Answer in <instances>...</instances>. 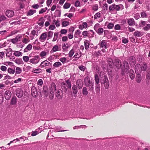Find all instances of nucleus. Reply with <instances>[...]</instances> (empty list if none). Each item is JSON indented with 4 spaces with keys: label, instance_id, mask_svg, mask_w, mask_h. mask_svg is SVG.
Listing matches in <instances>:
<instances>
[{
    "label": "nucleus",
    "instance_id": "f257e3e1",
    "mask_svg": "<svg viewBox=\"0 0 150 150\" xmlns=\"http://www.w3.org/2000/svg\"><path fill=\"white\" fill-rule=\"evenodd\" d=\"M114 65L117 69H121L123 74L124 72L127 74L129 72V67L126 61H124L122 64L120 60L118 59H115L114 62Z\"/></svg>",
    "mask_w": 150,
    "mask_h": 150
},
{
    "label": "nucleus",
    "instance_id": "f03ea898",
    "mask_svg": "<svg viewBox=\"0 0 150 150\" xmlns=\"http://www.w3.org/2000/svg\"><path fill=\"white\" fill-rule=\"evenodd\" d=\"M99 76L101 83L104 84L105 88L108 89L109 86V83L107 76L104 72L101 71L100 73Z\"/></svg>",
    "mask_w": 150,
    "mask_h": 150
},
{
    "label": "nucleus",
    "instance_id": "7ed1b4c3",
    "mask_svg": "<svg viewBox=\"0 0 150 150\" xmlns=\"http://www.w3.org/2000/svg\"><path fill=\"white\" fill-rule=\"evenodd\" d=\"M84 81L85 85L86 86L88 87L89 91L92 92L94 89V83L91 81L90 79L88 76H87L84 78Z\"/></svg>",
    "mask_w": 150,
    "mask_h": 150
},
{
    "label": "nucleus",
    "instance_id": "20e7f679",
    "mask_svg": "<svg viewBox=\"0 0 150 150\" xmlns=\"http://www.w3.org/2000/svg\"><path fill=\"white\" fill-rule=\"evenodd\" d=\"M124 9V6L122 4L116 5L114 4L110 5L109 7V10L110 12H112L114 11H119L122 10Z\"/></svg>",
    "mask_w": 150,
    "mask_h": 150
},
{
    "label": "nucleus",
    "instance_id": "39448f33",
    "mask_svg": "<svg viewBox=\"0 0 150 150\" xmlns=\"http://www.w3.org/2000/svg\"><path fill=\"white\" fill-rule=\"evenodd\" d=\"M65 82H62L61 84L62 90L65 92L67 91L68 88H71V82L68 79Z\"/></svg>",
    "mask_w": 150,
    "mask_h": 150
},
{
    "label": "nucleus",
    "instance_id": "423d86ee",
    "mask_svg": "<svg viewBox=\"0 0 150 150\" xmlns=\"http://www.w3.org/2000/svg\"><path fill=\"white\" fill-rule=\"evenodd\" d=\"M51 86L53 87L54 88L55 95L59 99H61L63 97L62 91L61 89L57 90L56 86L54 83H52L51 84Z\"/></svg>",
    "mask_w": 150,
    "mask_h": 150
},
{
    "label": "nucleus",
    "instance_id": "0eeeda50",
    "mask_svg": "<svg viewBox=\"0 0 150 150\" xmlns=\"http://www.w3.org/2000/svg\"><path fill=\"white\" fill-rule=\"evenodd\" d=\"M40 58L38 55H35L30 59L29 62L33 64H37L39 62Z\"/></svg>",
    "mask_w": 150,
    "mask_h": 150
},
{
    "label": "nucleus",
    "instance_id": "6e6552de",
    "mask_svg": "<svg viewBox=\"0 0 150 150\" xmlns=\"http://www.w3.org/2000/svg\"><path fill=\"white\" fill-rule=\"evenodd\" d=\"M91 32L92 33L91 36L92 37H93L94 35V33L93 30H90L88 31H84L82 32V35L84 38H86L89 36L90 32Z\"/></svg>",
    "mask_w": 150,
    "mask_h": 150
},
{
    "label": "nucleus",
    "instance_id": "1a4fd4ad",
    "mask_svg": "<svg viewBox=\"0 0 150 150\" xmlns=\"http://www.w3.org/2000/svg\"><path fill=\"white\" fill-rule=\"evenodd\" d=\"M47 37V32H44L42 33L39 38L40 41L42 42H43L45 41Z\"/></svg>",
    "mask_w": 150,
    "mask_h": 150
},
{
    "label": "nucleus",
    "instance_id": "9d476101",
    "mask_svg": "<svg viewBox=\"0 0 150 150\" xmlns=\"http://www.w3.org/2000/svg\"><path fill=\"white\" fill-rule=\"evenodd\" d=\"M76 84L79 89H81L83 85L82 80L81 79H78L76 81Z\"/></svg>",
    "mask_w": 150,
    "mask_h": 150
},
{
    "label": "nucleus",
    "instance_id": "9b49d317",
    "mask_svg": "<svg viewBox=\"0 0 150 150\" xmlns=\"http://www.w3.org/2000/svg\"><path fill=\"white\" fill-rule=\"evenodd\" d=\"M16 94L18 98H21L23 95V91L21 88H18L16 91Z\"/></svg>",
    "mask_w": 150,
    "mask_h": 150
},
{
    "label": "nucleus",
    "instance_id": "f8f14e48",
    "mask_svg": "<svg viewBox=\"0 0 150 150\" xmlns=\"http://www.w3.org/2000/svg\"><path fill=\"white\" fill-rule=\"evenodd\" d=\"M50 91V90H49V91L48 88L47 86H43L42 93H43L44 95L46 97L48 96L49 91Z\"/></svg>",
    "mask_w": 150,
    "mask_h": 150
},
{
    "label": "nucleus",
    "instance_id": "ddd939ff",
    "mask_svg": "<svg viewBox=\"0 0 150 150\" xmlns=\"http://www.w3.org/2000/svg\"><path fill=\"white\" fill-rule=\"evenodd\" d=\"M61 49L60 47H59L57 45H54L52 47V49L50 51V53H53L57 51H60Z\"/></svg>",
    "mask_w": 150,
    "mask_h": 150
},
{
    "label": "nucleus",
    "instance_id": "4468645a",
    "mask_svg": "<svg viewBox=\"0 0 150 150\" xmlns=\"http://www.w3.org/2000/svg\"><path fill=\"white\" fill-rule=\"evenodd\" d=\"M11 96V92L9 90L6 91L4 94V96L5 99L7 100H9Z\"/></svg>",
    "mask_w": 150,
    "mask_h": 150
},
{
    "label": "nucleus",
    "instance_id": "2eb2a0df",
    "mask_svg": "<svg viewBox=\"0 0 150 150\" xmlns=\"http://www.w3.org/2000/svg\"><path fill=\"white\" fill-rule=\"evenodd\" d=\"M31 92L32 96L34 97L37 96L38 92L35 86H33L31 88Z\"/></svg>",
    "mask_w": 150,
    "mask_h": 150
},
{
    "label": "nucleus",
    "instance_id": "dca6fc26",
    "mask_svg": "<svg viewBox=\"0 0 150 150\" xmlns=\"http://www.w3.org/2000/svg\"><path fill=\"white\" fill-rule=\"evenodd\" d=\"M21 37V35H17L15 38L11 39V42L13 44H16L17 42L20 41V38Z\"/></svg>",
    "mask_w": 150,
    "mask_h": 150
},
{
    "label": "nucleus",
    "instance_id": "f3484780",
    "mask_svg": "<svg viewBox=\"0 0 150 150\" xmlns=\"http://www.w3.org/2000/svg\"><path fill=\"white\" fill-rule=\"evenodd\" d=\"M135 70L136 73L140 74L141 72V66L139 64H137L135 67Z\"/></svg>",
    "mask_w": 150,
    "mask_h": 150
},
{
    "label": "nucleus",
    "instance_id": "a211bd4d",
    "mask_svg": "<svg viewBox=\"0 0 150 150\" xmlns=\"http://www.w3.org/2000/svg\"><path fill=\"white\" fill-rule=\"evenodd\" d=\"M107 62L108 63L107 68H113L114 62H113L112 60L111 59L109 58L107 60Z\"/></svg>",
    "mask_w": 150,
    "mask_h": 150
},
{
    "label": "nucleus",
    "instance_id": "6ab92c4d",
    "mask_svg": "<svg viewBox=\"0 0 150 150\" xmlns=\"http://www.w3.org/2000/svg\"><path fill=\"white\" fill-rule=\"evenodd\" d=\"M6 15L8 17L11 18L14 15V12L12 11L8 10L6 11Z\"/></svg>",
    "mask_w": 150,
    "mask_h": 150
},
{
    "label": "nucleus",
    "instance_id": "aec40b11",
    "mask_svg": "<svg viewBox=\"0 0 150 150\" xmlns=\"http://www.w3.org/2000/svg\"><path fill=\"white\" fill-rule=\"evenodd\" d=\"M78 87L76 85H73L72 87V93L74 94V96H75V95L78 92Z\"/></svg>",
    "mask_w": 150,
    "mask_h": 150
},
{
    "label": "nucleus",
    "instance_id": "412c9836",
    "mask_svg": "<svg viewBox=\"0 0 150 150\" xmlns=\"http://www.w3.org/2000/svg\"><path fill=\"white\" fill-rule=\"evenodd\" d=\"M127 23L129 25L132 26H134L135 24V21L133 18H130L128 19Z\"/></svg>",
    "mask_w": 150,
    "mask_h": 150
},
{
    "label": "nucleus",
    "instance_id": "4be33fe9",
    "mask_svg": "<svg viewBox=\"0 0 150 150\" xmlns=\"http://www.w3.org/2000/svg\"><path fill=\"white\" fill-rule=\"evenodd\" d=\"M129 62L131 66H133L135 64V59L134 57L132 56L129 59Z\"/></svg>",
    "mask_w": 150,
    "mask_h": 150
},
{
    "label": "nucleus",
    "instance_id": "5701e85b",
    "mask_svg": "<svg viewBox=\"0 0 150 150\" xmlns=\"http://www.w3.org/2000/svg\"><path fill=\"white\" fill-rule=\"evenodd\" d=\"M50 62L47 60H45L41 62L40 66L42 68L48 66L50 64Z\"/></svg>",
    "mask_w": 150,
    "mask_h": 150
},
{
    "label": "nucleus",
    "instance_id": "b1692460",
    "mask_svg": "<svg viewBox=\"0 0 150 150\" xmlns=\"http://www.w3.org/2000/svg\"><path fill=\"white\" fill-rule=\"evenodd\" d=\"M15 70V76H16L17 74H21L22 71V69L18 67H16Z\"/></svg>",
    "mask_w": 150,
    "mask_h": 150
},
{
    "label": "nucleus",
    "instance_id": "393cba45",
    "mask_svg": "<svg viewBox=\"0 0 150 150\" xmlns=\"http://www.w3.org/2000/svg\"><path fill=\"white\" fill-rule=\"evenodd\" d=\"M38 32L35 30H32L30 34V37L32 38V39H33L35 37V35H38Z\"/></svg>",
    "mask_w": 150,
    "mask_h": 150
},
{
    "label": "nucleus",
    "instance_id": "a878e982",
    "mask_svg": "<svg viewBox=\"0 0 150 150\" xmlns=\"http://www.w3.org/2000/svg\"><path fill=\"white\" fill-rule=\"evenodd\" d=\"M129 77L131 79H133L135 77V74L134 71L132 69H130L129 73Z\"/></svg>",
    "mask_w": 150,
    "mask_h": 150
},
{
    "label": "nucleus",
    "instance_id": "bb28decb",
    "mask_svg": "<svg viewBox=\"0 0 150 150\" xmlns=\"http://www.w3.org/2000/svg\"><path fill=\"white\" fill-rule=\"evenodd\" d=\"M85 48L86 50H88L89 48L90 45L89 41L87 40H86L84 42Z\"/></svg>",
    "mask_w": 150,
    "mask_h": 150
},
{
    "label": "nucleus",
    "instance_id": "cd10ccee",
    "mask_svg": "<svg viewBox=\"0 0 150 150\" xmlns=\"http://www.w3.org/2000/svg\"><path fill=\"white\" fill-rule=\"evenodd\" d=\"M32 46L30 44H28L26 47L24 49V52H28V51H30L32 49Z\"/></svg>",
    "mask_w": 150,
    "mask_h": 150
},
{
    "label": "nucleus",
    "instance_id": "c85d7f7f",
    "mask_svg": "<svg viewBox=\"0 0 150 150\" xmlns=\"http://www.w3.org/2000/svg\"><path fill=\"white\" fill-rule=\"evenodd\" d=\"M45 19L43 17L41 18L38 21V24L41 27H43L44 25V23L45 22Z\"/></svg>",
    "mask_w": 150,
    "mask_h": 150
},
{
    "label": "nucleus",
    "instance_id": "c756f323",
    "mask_svg": "<svg viewBox=\"0 0 150 150\" xmlns=\"http://www.w3.org/2000/svg\"><path fill=\"white\" fill-rule=\"evenodd\" d=\"M100 47L103 48L104 47V48L105 49H106L107 47H106V41L105 40H103L100 42Z\"/></svg>",
    "mask_w": 150,
    "mask_h": 150
},
{
    "label": "nucleus",
    "instance_id": "7c9ffc66",
    "mask_svg": "<svg viewBox=\"0 0 150 150\" xmlns=\"http://www.w3.org/2000/svg\"><path fill=\"white\" fill-rule=\"evenodd\" d=\"M17 103V98L15 97H13L10 102V104L11 105H14L16 104Z\"/></svg>",
    "mask_w": 150,
    "mask_h": 150
},
{
    "label": "nucleus",
    "instance_id": "2f4dec72",
    "mask_svg": "<svg viewBox=\"0 0 150 150\" xmlns=\"http://www.w3.org/2000/svg\"><path fill=\"white\" fill-rule=\"evenodd\" d=\"M94 79L95 80L96 84L99 83L100 81V78H99V76L98 74H95Z\"/></svg>",
    "mask_w": 150,
    "mask_h": 150
},
{
    "label": "nucleus",
    "instance_id": "473e14b6",
    "mask_svg": "<svg viewBox=\"0 0 150 150\" xmlns=\"http://www.w3.org/2000/svg\"><path fill=\"white\" fill-rule=\"evenodd\" d=\"M50 94L49 95V97L50 99L52 100L54 98V92L52 88H50Z\"/></svg>",
    "mask_w": 150,
    "mask_h": 150
},
{
    "label": "nucleus",
    "instance_id": "72a5a7b5",
    "mask_svg": "<svg viewBox=\"0 0 150 150\" xmlns=\"http://www.w3.org/2000/svg\"><path fill=\"white\" fill-rule=\"evenodd\" d=\"M141 67V70L145 71L146 70L147 68V64L145 62H143V64Z\"/></svg>",
    "mask_w": 150,
    "mask_h": 150
},
{
    "label": "nucleus",
    "instance_id": "f704fd0d",
    "mask_svg": "<svg viewBox=\"0 0 150 150\" xmlns=\"http://www.w3.org/2000/svg\"><path fill=\"white\" fill-rule=\"evenodd\" d=\"M137 75L136 76V81L138 83H139L141 82L142 80V77L140 74H137Z\"/></svg>",
    "mask_w": 150,
    "mask_h": 150
},
{
    "label": "nucleus",
    "instance_id": "c9c22d12",
    "mask_svg": "<svg viewBox=\"0 0 150 150\" xmlns=\"http://www.w3.org/2000/svg\"><path fill=\"white\" fill-rule=\"evenodd\" d=\"M96 32L99 35H102L104 32V30L102 28H99L96 31Z\"/></svg>",
    "mask_w": 150,
    "mask_h": 150
},
{
    "label": "nucleus",
    "instance_id": "e433bc0d",
    "mask_svg": "<svg viewBox=\"0 0 150 150\" xmlns=\"http://www.w3.org/2000/svg\"><path fill=\"white\" fill-rule=\"evenodd\" d=\"M100 86L99 83L96 84H95V90L96 93H99L100 91Z\"/></svg>",
    "mask_w": 150,
    "mask_h": 150
},
{
    "label": "nucleus",
    "instance_id": "4c0bfd02",
    "mask_svg": "<svg viewBox=\"0 0 150 150\" xmlns=\"http://www.w3.org/2000/svg\"><path fill=\"white\" fill-rule=\"evenodd\" d=\"M141 16L142 18H147L148 16L146 13V11H142L140 13Z\"/></svg>",
    "mask_w": 150,
    "mask_h": 150
},
{
    "label": "nucleus",
    "instance_id": "58836bf2",
    "mask_svg": "<svg viewBox=\"0 0 150 150\" xmlns=\"http://www.w3.org/2000/svg\"><path fill=\"white\" fill-rule=\"evenodd\" d=\"M88 93L87 89L86 87H84L82 89V93L83 95L87 96Z\"/></svg>",
    "mask_w": 150,
    "mask_h": 150
},
{
    "label": "nucleus",
    "instance_id": "ea45409f",
    "mask_svg": "<svg viewBox=\"0 0 150 150\" xmlns=\"http://www.w3.org/2000/svg\"><path fill=\"white\" fill-rule=\"evenodd\" d=\"M81 34V31L79 30H76L75 33L74 35V37L76 38L77 37V35H79V37H81V36H80V35Z\"/></svg>",
    "mask_w": 150,
    "mask_h": 150
},
{
    "label": "nucleus",
    "instance_id": "a19ab883",
    "mask_svg": "<svg viewBox=\"0 0 150 150\" xmlns=\"http://www.w3.org/2000/svg\"><path fill=\"white\" fill-rule=\"evenodd\" d=\"M62 65V64L60 62H56L54 63L53 64V67L54 68H57L59 67Z\"/></svg>",
    "mask_w": 150,
    "mask_h": 150
},
{
    "label": "nucleus",
    "instance_id": "79ce46f5",
    "mask_svg": "<svg viewBox=\"0 0 150 150\" xmlns=\"http://www.w3.org/2000/svg\"><path fill=\"white\" fill-rule=\"evenodd\" d=\"M8 72L10 74H13L15 72V70L11 68H8L7 69Z\"/></svg>",
    "mask_w": 150,
    "mask_h": 150
},
{
    "label": "nucleus",
    "instance_id": "37998d69",
    "mask_svg": "<svg viewBox=\"0 0 150 150\" xmlns=\"http://www.w3.org/2000/svg\"><path fill=\"white\" fill-rule=\"evenodd\" d=\"M53 33L51 31H49L48 32L47 34V40L50 39L53 36Z\"/></svg>",
    "mask_w": 150,
    "mask_h": 150
},
{
    "label": "nucleus",
    "instance_id": "c03bdc74",
    "mask_svg": "<svg viewBox=\"0 0 150 150\" xmlns=\"http://www.w3.org/2000/svg\"><path fill=\"white\" fill-rule=\"evenodd\" d=\"M36 12V11L35 10H30L28 12L27 15V16H31L34 13H35Z\"/></svg>",
    "mask_w": 150,
    "mask_h": 150
},
{
    "label": "nucleus",
    "instance_id": "a18cd8bd",
    "mask_svg": "<svg viewBox=\"0 0 150 150\" xmlns=\"http://www.w3.org/2000/svg\"><path fill=\"white\" fill-rule=\"evenodd\" d=\"M71 6V4L67 2L65 3L63 6V7L64 9H67L69 8Z\"/></svg>",
    "mask_w": 150,
    "mask_h": 150
},
{
    "label": "nucleus",
    "instance_id": "49530a36",
    "mask_svg": "<svg viewBox=\"0 0 150 150\" xmlns=\"http://www.w3.org/2000/svg\"><path fill=\"white\" fill-rule=\"evenodd\" d=\"M134 35L135 36L139 37L141 36L142 35L140 32L138 31H136L134 33Z\"/></svg>",
    "mask_w": 150,
    "mask_h": 150
},
{
    "label": "nucleus",
    "instance_id": "de8ad7c7",
    "mask_svg": "<svg viewBox=\"0 0 150 150\" xmlns=\"http://www.w3.org/2000/svg\"><path fill=\"white\" fill-rule=\"evenodd\" d=\"M78 68L81 71L83 72H84L85 70L86 69V67L83 65L79 66Z\"/></svg>",
    "mask_w": 150,
    "mask_h": 150
},
{
    "label": "nucleus",
    "instance_id": "09e8293b",
    "mask_svg": "<svg viewBox=\"0 0 150 150\" xmlns=\"http://www.w3.org/2000/svg\"><path fill=\"white\" fill-rule=\"evenodd\" d=\"M13 54L16 56L19 57L21 55H22V53L18 51H15Z\"/></svg>",
    "mask_w": 150,
    "mask_h": 150
},
{
    "label": "nucleus",
    "instance_id": "8fccbe9b",
    "mask_svg": "<svg viewBox=\"0 0 150 150\" xmlns=\"http://www.w3.org/2000/svg\"><path fill=\"white\" fill-rule=\"evenodd\" d=\"M58 33H54V37L52 40L53 42H55L57 40L58 38Z\"/></svg>",
    "mask_w": 150,
    "mask_h": 150
},
{
    "label": "nucleus",
    "instance_id": "3c124183",
    "mask_svg": "<svg viewBox=\"0 0 150 150\" xmlns=\"http://www.w3.org/2000/svg\"><path fill=\"white\" fill-rule=\"evenodd\" d=\"M74 53V50L73 49H72L69 52L68 55L69 57H71L72 56Z\"/></svg>",
    "mask_w": 150,
    "mask_h": 150
},
{
    "label": "nucleus",
    "instance_id": "603ef678",
    "mask_svg": "<svg viewBox=\"0 0 150 150\" xmlns=\"http://www.w3.org/2000/svg\"><path fill=\"white\" fill-rule=\"evenodd\" d=\"M41 69H33L32 72L35 73H39L41 71Z\"/></svg>",
    "mask_w": 150,
    "mask_h": 150
},
{
    "label": "nucleus",
    "instance_id": "864d4df0",
    "mask_svg": "<svg viewBox=\"0 0 150 150\" xmlns=\"http://www.w3.org/2000/svg\"><path fill=\"white\" fill-rule=\"evenodd\" d=\"M114 26V24L112 23H109L107 25V28L108 29H111Z\"/></svg>",
    "mask_w": 150,
    "mask_h": 150
},
{
    "label": "nucleus",
    "instance_id": "5fc2aeb1",
    "mask_svg": "<svg viewBox=\"0 0 150 150\" xmlns=\"http://www.w3.org/2000/svg\"><path fill=\"white\" fill-rule=\"evenodd\" d=\"M47 53L46 52L44 51H42L40 52V55L41 57L44 58L47 55Z\"/></svg>",
    "mask_w": 150,
    "mask_h": 150
},
{
    "label": "nucleus",
    "instance_id": "6e6d98bb",
    "mask_svg": "<svg viewBox=\"0 0 150 150\" xmlns=\"http://www.w3.org/2000/svg\"><path fill=\"white\" fill-rule=\"evenodd\" d=\"M150 28V24H147L146 26L143 28V30L145 31H148Z\"/></svg>",
    "mask_w": 150,
    "mask_h": 150
},
{
    "label": "nucleus",
    "instance_id": "4d7b16f0",
    "mask_svg": "<svg viewBox=\"0 0 150 150\" xmlns=\"http://www.w3.org/2000/svg\"><path fill=\"white\" fill-rule=\"evenodd\" d=\"M62 27H66L69 25V22L67 21H64L62 22Z\"/></svg>",
    "mask_w": 150,
    "mask_h": 150
},
{
    "label": "nucleus",
    "instance_id": "13d9d810",
    "mask_svg": "<svg viewBox=\"0 0 150 150\" xmlns=\"http://www.w3.org/2000/svg\"><path fill=\"white\" fill-rule=\"evenodd\" d=\"M23 59L24 61L25 62H27L29 60V58L28 56H24L23 57Z\"/></svg>",
    "mask_w": 150,
    "mask_h": 150
},
{
    "label": "nucleus",
    "instance_id": "bf43d9fd",
    "mask_svg": "<svg viewBox=\"0 0 150 150\" xmlns=\"http://www.w3.org/2000/svg\"><path fill=\"white\" fill-rule=\"evenodd\" d=\"M68 47V46H66V45L65 44L62 45V48L63 50V51L64 52L67 51Z\"/></svg>",
    "mask_w": 150,
    "mask_h": 150
},
{
    "label": "nucleus",
    "instance_id": "052dcab7",
    "mask_svg": "<svg viewBox=\"0 0 150 150\" xmlns=\"http://www.w3.org/2000/svg\"><path fill=\"white\" fill-rule=\"evenodd\" d=\"M108 5L106 3H105L103 5L102 9L103 10L107 11L108 10Z\"/></svg>",
    "mask_w": 150,
    "mask_h": 150
},
{
    "label": "nucleus",
    "instance_id": "680f3d73",
    "mask_svg": "<svg viewBox=\"0 0 150 150\" xmlns=\"http://www.w3.org/2000/svg\"><path fill=\"white\" fill-rule=\"evenodd\" d=\"M59 61L62 62L63 64L65 63L66 62V61L67 60L66 58L65 57H63L60 58L59 59Z\"/></svg>",
    "mask_w": 150,
    "mask_h": 150
},
{
    "label": "nucleus",
    "instance_id": "e2e57ef3",
    "mask_svg": "<svg viewBox=\"0 0 150 150\" xmlns=\"http://www.w3.org/2000/svg\"><path fill=\"white\" fill-rule=\"evenodd\" d=\"M146 22L144 21H141L140 23L139 24L140 27H142L143 26H144L146 25Z\"/></svg>",
    "mask_w": 150,
    "mask_h": 150
},
{
    "label": "nucleus",
    "instance_id": "0e129e2a",
    "mask_svg": "<svg viewBox=\"0 0 150 150\" xmlns=\"http://www.w3.org/2000/svg\"><path fill=\"white\" fill-rule=\"evenodd\" d=\"M129 40L128 39L125 38L123 37L122 38V42L125 44H126L128 42Z\"/></svg>",
    "mask_w": 150,
    "mask_h": 150
},
{
    "label": "nucleus",
    "instance_id": "69168bd1",
    "mask_svg": "<svg viewBox=\"0 0 150 150\" xmlns=\"http://www.w3.org/2000/svg\"><path fill=\"white\" fill-rule=\"evenodd\" d=\"M100 17V13L99 12L96 13L94 16V18L95 19H97V18Z\"/></svg>",
    "mask_w": 150,
    "mask_h": 150
},
{
    "label": "nucleus",
    "instance_id": "338daca9",
    "mask_svg": "<svg viewBox=\"0 0 150 150\" xmlns=\"http://www.w3.org/2000/svg\"><path fill=\"white\" fill-rule=\"evenodd\" d=\"M30 41V40L26 38H24L22 40V42L25 44H27L28 42Z\"/></svg>",
    "mask_w": 150,
    "mask_h": 150
},
{
    "label": "nucleus",
    "instance_id": "774afa93",
    "mask_svg": "<svg viewBox=\"0 0 150 150\" xmlns=\"http://www.w3.org/2000/svg\"><path fill=\"white\" fill-rule=\"evenodd\" d=\"M7 68L6 67L4 66H1L0 67V69L3 71H6Z\"/></svg>",
    "mask_w": 150,
    "mask_h": 150
}]
</instances>
